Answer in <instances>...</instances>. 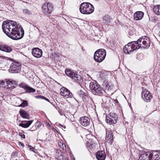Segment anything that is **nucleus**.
<instances>
[{
    "label": "nucleus",
    "instance_id": "obj_43",
    "mask_svg": "<svg viewBox=\"0 0 160 160\" xmlns=\"http://www.w3.org/2000/svg\"><path fill=\"white\" fill-rule=\"evenodd\" d=\"M157 25L158 26H160V23H157Z\"/></svg>",
    "mask_w": 160,
    "mask_h": 160
},
{
    "label": "nucleus",
    "instance_id": "obj_18",
    "mask_svg": "<svg viewBox=\"0 0 160 160\" xmlns=\"http://www.w3.org/2000/svg\"><path fill=\"white\" fill-rule=\"evenodd\" d=\"M33 120H31L30 121H21V123L20 120L18 122V123L19 124V125L20 126L22 127L23 128H27L33 122Z\"/></svg>",
    "mask_w": 160,
    "mask_h": 160
},
{
    "label": "nucleus",
    "instance_id": "obj_13",
    "mask_svg": "<svg viewBox=\"0 0 160 160\" xmlns=\"http://www.w3.org/2000/svg\"><path fill=\"white\" fill-rule=\"evenodd\" d=\"M19 87L24 89L25 92L27 93L34 92L36 91V90L30 87L25 83H21L19 84Z\"/></svg>",
    "mask_w": 160,
    "mask_h": 160
},
{
    "label": "nucleus",
    "instance_id": "obj_44",
    "mask_svg": "<svg viewBox=\"0 0 160 160\" xmlns=\"http://www.w3.org/2000/svg\"><path fill=\"white\" fill-rule=\"evenodd\" d=\"M81 92V94H82L83 95L84 94V93L83 92Z\"/></svg>",
    "mask_w": 160,
    "mask_h": 160
},
{
    "label": "nucleus",
    "instance_id": "obj_35",
    "mask_svg": "<svg viewBox=\"0 0 160 160\" xmlns=\"http://www.w3.org/2000/svg\"><path fill=\"white\" fill-rule=\"evenodd\" d=\"M56 159L58 160H63L64 158L63 155L62 154L60 156H59V157H57V158H56Z\"/></svg>",
    "mask_w": 160,
    "mask_h": 160
},
{
    "label": "nucleus",
    "instance_id": "obj_41",
    "mask_svg": "<svg viewBox=\"0 0 160 160\" xmlns=\"http://www.w3.org/2000/svg\"><path fill=\"white\" fill-rule=\"evenodd\" d=\"M20 143L21 144V145L23 147L24 146V144L20 142Z\"/></svg>",
    "mask_w": 160,
    "mask_h": 160
},
{
    "label": "nucleus",
    "instance_id": "obj_31",
    "mask_svg": "<svg viewBox=\"0 0 160 160\" xmlns=\"http://www.w3.org/2000/svg\"><path fill=\"white\" fill-rule=\"evenodd\" d=\"M42 125H43L41 122H37L35 124V127L36 129H38Z\"/></svg>",
    "mask_w": 160,
    "mask_h": 160
},
{
    "label": "nucleus",
    "instance_id": "obj_42",
    "mask_svg": "<svg viewBox=\"0 0 160 160\" xmlns=\"http://www.w3.org/2000/svg\"><path fill=\"white\" fill-rule=\"evenodd\" d=\"M33 26L34 27L36 28L37 29H38V30H39V29H38V28L37 27H36V26H35L33 24Z\"/></svg>",
    "mask_w": 160,
    "mask_h": 160
},
{
    "label": "nucleus",
    "instance_id": "obj_26",
    "mask_svg": "<svg viewBox=\"0 0 160 160\" xmlns=\"http://www.w3.org/2000/svg\"><path fill=\"white\" fill-rule=\"evenodd\" d=\"M111 18L110 16L108 15H106L104 16L103 18V21H104V23H108L110 22Z\"/></svg>",
    "mask_w": 160,
    "mask_h": 160
},
{
    "label": "nucleus",
    "instance_id": "obj_11",
    "mask_svg": "<svg viewBox=\"0 0 160 160\" xmlns=\"http://www.w3.org/2000/svg\"><path fill=\"white\" fill-rule=\"evenodd\" d=\"M42 8L43 10V12L45 14L51 13L53 10V5L50 3L44 4Z\"/></svg>",
    "mask_w": 160,
    "mask_h": 160
},
{
    "label": "nucleus",
    "instance_id": "obj_12",
    "mask_svg": "<svg viewBox=\"0 0 160 160\" xmlns=\"http://www.w3.org/2000/svg\"><path fill=\"white\" fill-rule=\"evenodd\" d=\"M60 94L66 98L72 97V94L70 91L67 88L62 87L60 90Z\"/></svg>",
    "mask_w": 160,
    "mask_h": 160
},
{
    "label": "nucleus",
    "instance_id": "obj_7",
    "mask_svg": "<svg viewBox=\"0 0 160 160\" xmlns=\"http://www.w3.org/2000/svg\"><path fill=\"white\" fill-rule=\"evenodd\" d=\"M21 69V65L19 63L12 62L10 68V72L12 73H18L20 72Z\"/></svg>",
    "mask_w": 160,
    "mask_h": 160
},
{
    "label": "nucleus",
    "instance_id": "obj_39",
    "mask_svg": "<svg viewBox=\"0 0 160 160\" xmlns=\"http://www.w3.org/2000/svg\"><path fill=\"white\" fill-rule=\"evenodd\" d=\"M1 84L2 86H3L5 85V82L4 81H2L1 82Z\"/></svg>",
    "mask_w": 160,
    "mask_h": 160
},
{
    "label": "nucleus",
    "instance_id": "obj_10",
    "mask_svg": "<svg viewBox=\"0 0 160 160\" xmlns=\"http://www.w3.org/2000/svg\"><path fill=\"white\" fill-rule=\"evenodd\" d=\"M117 120V115L114 113H110L109 117H106V121L109 124H112L116 123Z\"/></svg>",
    "mask_w": 160,
    "mask_h": 160
},
{
    "label": "nucleus",
    "instance_id": "obj_24",
    "mask_svg": "<svg viewBox=\"0 0 160 160\" xmlns=\"http://www.w3.org/2000/svg\"><path fill=\"white\" fill-rule=\"evenodd\" d=\"M8 23L9 25V27L8 26L7 27H7L6 26V25L5 26L6 27L5 28V29L6 30V29H7V31H6L7 32H10V29L11 28L10 27V26H11L10 25L9 23H10V24L12 26H15L16 25V22H14L12 21H6Z\"/></svg>",
    "mask_w": 160,
    "mask_h": 160
},
{
    "label": "nucleus",
    "instance_id": "obj_20",
    "mask_svg": "<svg viewBox=\"0 0 160 160\" xmlns=\"http://www.w3.org/2000/svg\"><path fill=\"white\" fill-rule=\"evenodd\" d=\"M150 152L144 153L141 154L139 157V160H150Z\"/></svg>",
    "mask_w": 160,
    "mask_h": 160
},
{
    "label": "nucleus",
    "instance_id": "obj_19",
    "mask_svg": "<svg viewBox=\"0 0 160 160\" xmlns=\"http://www.w3.org/2000/svg\"><path fill=\"white\" fill-rule=\"evenodd\" d=\"M96 157L98 160H104L106 155L104 151H98L96 153Z\"/></svg>",
    "mask_w": 160,
    "mask_h": 160
},
{
    "label": "nucleus",
    "instance_id": "obj_33",
    "mask_svg": "<svg viewBox=\"0 0 160 160\" xmlns=\"http://www.w3.org/2000/svg\"><path fill=\"white\" fill-rule=\"evenodd\" d=\"M62 153L61 151H58L56 154V158L62 155Z\"/></svg>",
    "mask_w": 160,
    "mask_h": 160
},
{
    "label": "nucleus",
    "instance_id": "obj_28",
    "mask_svg": "<svg viewBox=\"0 0 160 160\" xmlns=\"http://www.w3.org/2000/svg\"><path fill=\"white\" fill-rule=\"evenodd\" d=\"M103 86L104 88H105V90L108 91L111 89V86L109 85V83L108 82H104Z\"/></svg>",
    "mask_w": 160,
    "mask_h": 160
},
{
    "label": "nucleus",
    "instance_id": "obj_37",
    "mask_svg": "<svg viewBox=\"0 0 160 160\" xmlns=\"http://www.w3.org/2000/svg\"><path fill=\"white\" fill-rule=\"evenodd\" d=\"M36 129H37L35 126L34 127L33 126L32 128H30V130L32 131L35 130Z\"/></svg>",
    "mask_w": 160,
    "mask_h": 160
},
{
    "label": "nucleus",
    "instance_id": "obj_48",
    "mask_svg": "<svg viewBox=\"0 0 160 160\" xmlns=\"http://www.w3.org/2000/svg\"><path fill=\"white\" fill-rule=\"evenodd\" d=\"M89 147H90V146H89Z\"/></svg>",
    "mask_w": 160,
    "mask_h": 160
},
{
    "label": "nucleus",
    "instance_id": "obj_40",
    "mask_svg": "<svg viewBox=\"0 0 160 160\" xmlns=\"http://www.w3.org/2000/svg\"><path fill=\"white\" fill-rule=\"evenodd\" d=\"M114 101L116 103H117V104L119 103V102H118V100H117V99H114Z\"/></svg>",
    "mask_w": 160,
    "mask_h": 160
},
{
    "label": "nucleus",
    "instance_id": "obj_29",
    "mask_svg": "<svg viewBox=\"0 0 160 160\" xmlns=\"http://www.w3.org/2000/svg\"><path fill=\"white\" fill-rule=\"evenodd\" d=\"M28 105V104L27 101L25 100H23L22 102L20 104L19 107H25L27 106Z\"/></svg>",
    "mask_w": 160,
    "mask_h": 160
},
{
    "label": "nucleus",
    "instance_id": "obj_8",
    "mask_svg": "<svg viewBox=\"0 0 160 160\" xmlns=\"http://www.w3.org/2000/svg\"><path fill=\"white\" fill-rule=\"evenodd\" d=\"M66 74L76 81H80L81 77L77 74V72H74L70 69H67L65 71Z\"/></svg>",
    "mask_w": 160,
    "mask_h": 160
},
{
    "label": "nucleus",
    "instance_id": "obj_32",
    "mask_svg": "<svg viewBox=\"0 0 160 160\" xmlns=\"http://www.w3.org/2000/svg\"><path fill=\"white\" fill-rule=\"evenodd\" d=\"M23 13L24 14L30 15L31 13V11H29L26 8H25L23 9Z\"/></svg>",
    "mask_w": 160,
    "mask_h": 160
},
{
    "label": "nucleus",
    "instance_id": "obj_2",
    "mask_svg": "<svg viewBox=\"0 0 160 160\" xmlns=\"http://www.w3.org/2000/svg\"><path fill=\"white\" fill-rule=\"evenodd\" d=\"M81 12L83 14H90L94 10L93 6L89 2H83L80 6Z\"/></svg>",
    "mask_w": 160,
    "mask_h": 160
},
{
    "label": "nucleus",
    "instance_id": "obj_34",
    "mask_svg": "<svg viewBox=\"0 0 160 160\" xmlns=\"http://www.w3.org/2000/svg\"><path fill=\"white\" fill-rule=\"evenodd\" d=\"M6 80H7L6 83L7 84H8V85L13 84V82L12 81L10 80H7L6 79Z\"/></svg>",
    "mask_w": 160,
    "mask_h": 160
},
{
    "label": "nucleus",
    "instance_id": "obj_16",
    "mask_svg": "<svg viewBox=\"0 0 160 160\" xmlns=\"http://www.w3.org/2000/svg\"><path fill=\"white\" fill-rule=\"evenodd\" d=\"M106 140L108 143L112 144L113 141V134L112 131H107L106 132Z\"/></svg>",
    "mask_w": 160,
    "mask_h": 160
},
{
    "label": "nucleus",
    "instance_id": "obj_30",
    "mask_svg": "<svg viewBox=\"0 0 160 160\" xmlns=\"http://www.w3.org/2000/svg\"><path fill=\"white\" fill-rule=\"evenodd\" d=\"M35 98L39 99H43L46 101H47L49 102H50V101L47 98H45L44 96H42L41 95H38L35 97Z\"/></svg>",
    "mask_w": 160,
    "mask_h": 160
},
{
    "label": "nucleus",
    "instance_id": "obj_9",
    "mask_svg": "<svg viewBox=\"0 0 160 160\" xmlns=\"http://www.w3.org/2000/svg\"><path fill=\"white\" fill-rule=\"evenodd\" d=\"M142 92V98L143 100L146 102H150L152 98V94L146 89H143Z\"/></svg>",
    "mask_w": 160,
    "mask_h": 160
},
{
    "label": "nucleus",
    "instance_id": "obj_45",
    "mask_svg": "<svg viewBox=\"0 0 160 160\" xmlns=\"http://www.w3.org/2000/svg\"><path fill=\"white\" fill-rule=\"evenodd\" d=\"M158 35H159V37H160V31L158 33Z\"/></svg>",
    "mask_w": 160,
    "mask_h": 160
},
{
    "label": "nucleus",
    "instance_id": "obj_46",
    "mask_svg": "<svg viewBox=\"0 0 160 160\" xmlns=\"http://www.w3.org/2000/svg\"><path fill=\"white\" fill-rule=\"evenodd\" d=\"M59 125H60V126H61V127H63V126H62V125H61V124H59Z\"/></svg>",
    "mask_w": 160,
    "mask_h": 160
},
{
    "label": "nucleus",
    "instance_id": "obj_15",
    "mask_svg": "<svg viewBox=\"0 0 160 160\" xmlns=\"http://www.w3.org/2000/svg\"><path fill=\"white\" fill-rule=\"evenodd\" d=\"M32 55L36 58H40L42 55V50L38 48H33L32 51Z\"/></svg>",
    "mask_w": 160,
    "mask_h": 160
},
{
    "label": "nucleus",
    "instance_id": "obj_25",
    "mask_svg": "<svg viewBox=\"0 0 160 160\" xmlns=\"http://www.w3.org/2000/svg\"><path fill=\"white\" fill-rule=\"evenodd\" d=\"M153 10L155 14L160 15V5L154 6L153 8Z\"/></svg>",
    "mask_w": 160,
    "mask_h": 160
},
{
    "label": "nucleus",
    "instance_id": "obj_17",
    "mask_svg": "<svg viewBox=\"0 0 160 160\" xmlns=\"http://www.w3.org/2000/svg\"><path fill=\"white\" fill-rule=\"evenodd\" d=\"M150 160H158L160 158V152L154 151L150 152Z\"/></svg>",
    "mask_w": 160,
    "mask_h": 160
},
{
    "label": "nucleus",
    "instance_id": "obj_3",
    "mask_svg": "<svg viewBox=\"0 0 160 160\" xmlns=\"http://www.w3.org/2000/svg\"><path fill=\"white\" fill-rule=\"evenodd\" d=\"M89 88L93 93L100 95H102L105 92V90L101 88L100 85L95 81L91 82L90 83Z\"/></svg>",
    "mask_w": 160,
    "mask_h": 160
},
{
    "label": "nucleus",
    "instance_id": "obj_22",
    "mask_svg": "<svg viewBox=\"0 0 160 160\" xmlns=\"http://www.w3.org/2000/svg\"><path fill=\"white\" fill-rule=\"evenodd\" d=\"M0 50L7 52H10L12 50L11 47L7 45H0Z\"/></svg>",
    "mask_w": 160,
    "mask_h": 160
},
{
    "label": "nucleus",
    "instance_id": "obj_14",
    "mask_svg": "<svg viewBox=\"0 0 160 160\" xmlns=\"http://www.w3.org/2000/svg\"><path fill=\"white\" fill-rule=\"evenodd\" d=\"M79 121L80 124L84 127L88 126L90 123V119L87 117L84 116L80 118Z\"/></svg>",
    "mask_w": 160,
    "mask_h": 160
},
{
    "label": "nucleus",
    "instance_id": "obj_1",
    "mask_svg": "<svg viewBox=\"0 0 160 160\" xmlns=\"http://www.w3.org/2000/svg\"><path fill=\"white\" fill-rule=\"evenodd\" d=\"M7 28L8 26L9 27V24L7 22V21H4L2 25V28L3 31L9 37L13 40H18L22 38L24 35V31L22 28L19 29L17 28H14L12 29V31L10 33H9L8 32L6 31L5 29V26Z\"/></svg>",
    "mask_w": 160,
    "mask_h": 160
},
{
    "label": "nucleus",
    "instance_id": "obj_4",
    "mask_svg": "<svg viewBox=\"0 0 160 160\" xmlns=\"http://www.w3.org/2000/svg\"><path fill=\"white\" fill-rule=\"evenodd\" d=\"M136 41H132L128 43L127 45H125L123 48L124 52L127 54L139 48V47L138 46Z\"/></svg>",
    "mask_w": 160,
    "mask_h": 160
},
{
    "label": "nucleus",
    "instance_id": "obj_27",
    "mask_svg": "<svg viewBox=\"0 0 160 160\" xmlns=\"http://www.w3.org/2000/svg\"><path fill=\"white\" fill-rule=\"evenodd\" d=\"M58 146L62 149L63 151H66V148L65 145L62 142H60L58 143Z\"/></svg>",
    "mask_w": 160,
    "mask_h": 160
},
{
    "label": "nucleus",
    "instance_id": "obj_6",
    "mask_svg": "<svg viewBox=\"0 0 160 160\" xmlns=\"http://www.w3.org/2000/svg\"><path fill=\"white\" fill-rule=\"evenodd\" d=\"M137 42L138 46L139 48L142 47L143 48H148L150 45V41L149 38L146 36H142L138 39Z\"/></svg>",
    "mask_w": 160,
    "mask_h": 160
},
{
    "label": "nucleus",
    "instance_id": "obj_23",
    "mask_svg": "<svg viewBox=\"0 0 160 160\" xmlns=\"http://www.w3.org/2000/svg\"><path fill=\"white\" fill-rule=\"evenodd\" d=\"M19 112L22 117L24 118L29 119V115L26 111L23 110H20Z\"/></svg>",
    "mask_w": 160,
    "mask_h": 160
},
{
    "label": "nucleus",
    "instance_id": "obj_21",
    "mask_svg": "<svg viewBox=\"0 0 160 160\" xmlns=\"http://www.w3.org/2000/svg\"><path fill=\"white\" fill-rule=\"evenodd\" d=\"M144 13L142 11L136 12L134 14V17L136 20H141L143 18Z\"/></svg>",
    "mask_w": 160,
    "mask_h": 160
},
{
    "label": "nucleus",
    "instance_id": "obj_47",
    "mask_svg": "<svg viewBox=\"0 0 160 160\" xmlns=\"http://www.w3.org/2000/svg\"><path fill=\"white\" fill-rule=\"evenodd\" d=\"M62 127L63 128H66V127L65 126H63Z\"/></svg>",
    "mask_w": 160,
    "mask_h": 160
},
{
    "label": "nucleus",
    "instance_id": "obj_5",
    "mask_svg": "<svg viewBox=\"0 0 160 160\" xmlns=\"http://www.w3.org/2000/svg\"><path fill=\"white\" fill-rule=\"evenodd\" d=\"M106 56V51L103 49H99L95 52L94 59L96 62H101L104 59Z\"/></svg>",
    "mask_w": 160,
    "mask_h": 160
},
{
    "label": "nucleus",
    "instance_id": "obj_38",
    "mask_svg": "<svg viewBox=\"0 0 160 160\" xmlns=\"http://www.w3.org/2000/svg\"><path fill=\"white\" fill-rule=\"evenodd\" d=\"M12 155V156H13V157H16L18 155L17 152H16V153L13 152Z\"/></svg>",
    "mask_w": 160,
    "mask_h": 160
},
{
    "label": "nucleus",
    "instance_id": "obj_36",
    "mask_svg": "<svg viewBox=\"0 0 160 160\" xmlns=\"http://www.w3.org/2000/svg\"><path fill=\"white\" fill-rule=\"evenodd\" d=\"M19 135L23 138H25V135L22 132H19Z\"/></svg>",
    "mask_w": 160,
    "mask_h": 160
}]
</instances>
